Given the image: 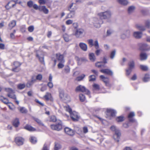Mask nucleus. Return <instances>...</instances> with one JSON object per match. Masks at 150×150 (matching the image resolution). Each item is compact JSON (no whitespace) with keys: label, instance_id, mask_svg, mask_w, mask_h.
Returning <instances> with one entry per match:
<instances>
[{"label":"nucleus","instance_id":"obj_47","mask_svg":"<svg viewBox=\"0 0 150 150\" xmlns=\"http://www.w3.org/2000/svg\"><path fill=\"white\" fill-rule=\"evenodd\" d=\"M63 37L66 42H68L69 40V35L67 34H65L63 35Z\"/></svg>","mask_w":150,"mask_h":150},{"label":"nucleus","instance_id":"obj_53","mask_svg":"<svg viewBox=\"0 0 150 150\" xmlns=\"http://www.w3.org/2000/svg\"><path fill=\"white\" fill-rule=\"evenodd\" d=\"M64 72L66 73H69L70 72V69L68 66H66L65 67L64 69Z\"/></svg>","mask_w":150,"mask_h":150},{"label":"nucleus","instance_id":"obj_48","mask_svg":"<svg viewBox=\"0 0 150 150\" xmlns=\"http://www.w3.org/2000/svg\"><path fill=\"white\" fill-rule=\"evenodd\" d=\"M36 78L37 80L38 81H41L42 78V76L40 74H39L36 76Z\"/></svg>","mask_w":150,"mask_h":150},{"label":"nucleus","instance_id":"obj_51","mask_svg":"<svg viewBox=\"0 0 150 150\" xmlns=\"http://www.w3.org/2000/svg\"><path fill=\"white\" fill-rule=\"evenodd\" d=\"M140 67L142 70L143 71H146L148 69L147 66L142 65L140 66Z\"/></svg>","mask_w":150,"mask_h":150},{"label":"nucleus","instance_id":"obj_41","mask_svg":"<svg viewBox=\"0 0 150 150\" xmlns=\"http://www.w3.org/2000/svg\"><path fill=\"white\" fill-rule=\"evenodd\" d=\"M89 81H93L96 80V78L95 76L94 75H91L89 76Z\"/></svg>","mask_w":150,"mask_h":150},{"label":"nucleus","instance_id":"obj_4","mask_svg":"<svg viewBox=\"0 0 150 150\" xmlns=\"http://www.w3.org/2000/svg\"><path fill=\"white\" fill-rule=\"evenodd\" d=\"M75 91L76 92H85L86 94L88 95H89L90 93V91L86 89L84 86L81 85H79L76 87L75 89Z\"/></svg>","mask_w":150,"mask_h":150},{"label":"nucleus","instance_id":"obj_40","mask_svg":"<svg viewBox=\"0 0 150 150\" xmlns=\"http://www.w3.org/2000/svg\"><path fill=\"white\" fill-rule=\"evenodd\" d=\"M85 75L84 74H83L81 76L77 77L76 79V80L78 81H81L85 77Z\"/></svg>","mask_w":150,"mask_h":150},{"label":"nucleus","instance_id":"obj_42","mask_svg":"<svg viewBox=\"0 0 150 150\" xmlns=\"http://www.w3.org/2000/svg\"><path fill=\"white\" fill-rule=\"evenodd\" d=\"M25 84H19L18 86L17 87L20 90L22 89L25 88Z\"/></svg>","mask_w":150,"mask_h":150},{"label":"nucleus","instance_id":"obj_23","mask_svg":"<svg viewBox=\"0 0 150 150\" xmlns=\"http://www.w3.org/2000/svg\"><path fill=\"white\" fill-rule=\"evenodd\" d=\"M89 58L90 60L92 62H94L96 60V57L94 54L91 53L89 54Z\"/></svg>","mask_w":150,"mask_h":150},{"label":"nucleus","instance_id":"obj_11","mask_svg":"<svg viewBox=\"0 0 150 150\" xmlns=\"http://www.w3.org/2000/svg\"><path fill=\"white\" fill-rule=\"evenodd\" d=\"M15 1H12L8 3L5 6L6 8L7 9H10L11 7L15 6L16 4L14 2Z\"/></svg>","mask_w":150,"mask_h":150},{"label":"nucleus","instance_id":"obj_13","mask_svg":"<svg viewBox=\"0 0 150 150\" xmlns=\"http://www.w3.org/2000/svg\"><path fill=\"white\" fill-rule=\"evenodd\" d=\"M64 131L67 134L69 135H73L74 134V131L69 127H66L64 129Z\"/></svg>","mask_w":150,"mask_h":150},{"label":"nucleus","instance_id":"obj_5","mask_svg":"<svg viewBox=\"0 0 150 150\" xmlns=\"http://www.w3.org/2000/svg\"><path fill=\"white\" fill-rule=\"evenodd\" d=\"M85 34L84 30L82 28H79L76 30L74 35L77 38H81L84 36Z\"/></svg>","mask_w":150,"mask_h":150},{"label":"nucleus","instance_id":"obj_38","mask_svg":"<svg viewBox=\"0 0 150 150\" xmlns=\"http://www.w3.org/2000/svg\"><path fill=\"white\" fill-rule=\"evenodd\" d=\"M116 120L118 122H122L124 120V117L122 116L118 117H117Z\"/></svg>","mask_w":150,"mask_h":150},{"label":"nucleus","instance_id":"obj_59","mask_svg":"<svg viewBox=\"0 0 150 150\" xmlns=\"http://www.w3.org/2000/svg\"><path fill=\"white\" fill-rule=\"evenodd\" d=\"M28 6L29 7H31L33 6V2L32 1H30L27 2Z\"/></svg>","mask_w":150,"mask_h":150},{"label":"nucleus","instance_id":"obj_9","mask_svg":"<svg viewBox=\"0 0 150 150\" xmlns=\"http://www.w3.org/2000/svg\"><path fill=\"white\" fill-rule=\"evenodd\" d=\"M15 141L17 145L20 146L23 144L24 139L21 137H18L15 138Z\"/></svg>","mask_w":150,"mask_h":150},{"label":"nucleus","instance_id":"obj_61","mask_svg":"<svg viewBox=\"0 0 150 150\" xmlns=\"http://www.w3.org/2000/svg\"><path fill=\"white\" fill-rule=\"evenodd\" d=\"M64 62H60L58 64V67L59 69L63 68L64 67V65L62 64Z\"/></svg>","mask_w":150,"mask_h":150},{"label":"nucleus","instance_id":"obj_26","mask_svg":"<svg viewBox=\"0 0 150 150\" xmlns=\"http://www.w3.org/2000/svg\"><path fill=\"white\" fill-rule=\"evenodd\" d=\"M19 125V121L18 119L16 118L13 121V125L15 127H17Z\"/></svg>","mask_w":150,"mask_h":150},{"label":"nucleus","instance_id":"obj_39","mask_svg":"<svg viewBox=\"0 0 150 150\" xmlns=\"http://www.w3.org/2000/svg\"><path fill=\"white\" fill-rule=\"evenodd\" d=\"M36 80H37L36 78V76H32L31 77V81L30 82V83H29L30 85H31L33 83L36 81Z\"/></svg>","mask_w":150,"mask_h":150},{"label":"nucleus","instance_id":"obj_44","mask_svg":"<svg viewBox=\"0 0 150 150\" xmlns=\"http://www.w3.org/2000/svg\"><path fill=\"white\" fill-rule=\"evenodd\" d=\"M57 120L56 117L54 115L51 116L50 117V121L53 122H55Z\"/></svg>","mask_w":150,"mask_h":150},{"label":"nucleus","instance_id":"obj_10","mask_svg":"<svg viewBox=\"0 0 150 150\" xmlns=\"http://www.w3.org/2000/svg\"><path fill=\"white\" fill-rule=\"evenodd\" d=\"M6 90L8 93L7 95L8 97L15 100L16 99V97L15 95L14 94L13 91L11 89L8 88L6 89Z\"/></svg>","mask_w":150,"mask_h":150},{"label":"nucleus","instance_id":"obj_1","mask_svg":"<svg viewBox=\"0 0 150 150\" xmlns=\"http://www.w3.org/2000/svg\"><path fill=\"white\" fill-rule=\"evenodd\" d=\"M110 129L112 131H115V133L113 135V138L115 141L118 142L121 136L120 131L118 129H116V127L114 126H112Z\"/></svg>","mask_w":150,"mask_h":150},{"label":"nucleus","instance_id":"obj_3","mask_svg":"<svg viewBox=\"0 0 150 150\" xmlns=\"http://www.w3.org/2000/svg\"><path fill=\"white\" fill-rule=\"evenodd\" d=\"M74 4L71 3L68 7L69 10L70 11V13L68 15V18H72L74 17L75 15V11L76 9L75 4L74 6Z\"/></svg>","mask_w":150,"mask_h":150},{"label":"nucleus","instance_id":"obj_46","mask_svg":"<svg viewBox=\"0 0 150 150\" xmlns=\"http://www.w3.org/2000/svg\"><path fill=\"white\" fill-rule=\"evenodd\" d=\"M21 65V64L18 62H15L13 63V65L14 66V67L19 68Z\"/></svg>","mask_w":150,"mask_h":150},{"label":"nucleus","instance_id":"obj_57","mask_svg":"<svg viewBox=\"0 0 150 150\" xmlns=\"http://www.w3.org/2000/svg\"><path fill=\"white\" fill-rule=\"evenodd\" d=\"M28 30L29 32H32L34 30V27L33 25L30 26L28 27Z\"/></svg>","mask_w":150,"mask_h":150},{"label":"nucleus","instance_id":"obj_49","mask_svg":"<svg viewBox=\"0 0 150 150\" xmlns=\"http://www.w3.org/2000/svg\"><path fill=\"white\" fill-rule=\"evenodd\" d=\"M93 88L94 90H98L100 89V87L98 85L94 83L93 85Z\"/></svg>","mask_w":150,"mask_h":150},{"label":"nucleus","instance_id":"obj_52","mask_svg":"<svg viewBox=\"0 0 150 150\" xmlns=\"http://www.w3.org/2000/svg\"><path fill=\"white\" fill-rule=\"evenodd\" d=\"M94 46L96 49H98L99 48V45L98 40H96L93 44Z\"/></svg>","mask_w":150,"mask_h":150},{"label":"nucleus","instance_id":"obj_56","mask_svg":"<svg viewBox=\"0 0 150 150\" xmlns=\"http://www.w3.org/2000/svg\"><path fill=\"white\" fill-rule=\"evenodd\" d=\"M83 132L84 134H86L88 132V130L87 127H83L82 129Z\"/></svg>","mask_w":150,"mask_h":150},{"label":"nucleus","instance_id":"obj_31","mask_svg":"<svg viewBox=\"0 0 150 150\" xmlns=\"http://www.w3.org/2000/svg\"><path fill=\"white\" fill-rule=\"evenodd\" d=\"M117 1L119 3L123 5H126L128 3L127 0H117Z\"/></svg>","mask_w":150,"mask_h":150},{"label":"nucleus","instance_id":"obj_28","mask_svg":"<svg viewBox=\"0 0 150 150\" xmlns=\"http://www.w3.org/2000/svg\"><path fill=\"white\" fill-rule=\"evenodd\" d=\"M116 50H114L110 53L109 57L111 59H112L114 58L116 54Z\"/></svg>","mask_w":150,"mask_h":150},{"label":"nucleus","instance_id":"obj_32","mask_svg":"<svg viewBox=\"0 0 150 150\" xmlns=\"http://www.w3.org/2000/svg\"><path fill=\"white\" fill-rule=\"evenodd\" d=\"M30 142L32 144H35L37 142L36 138L34 137L31 136L30 138Z\"/></svg>","mask_w":150,"mask_h":150},{"label":"nucleus","instance_id":"obj_8","mask_svg":"<svg viewBox=\"0 0 150 150\" xmlns=\"http://www.w3.org/2000/svg\"><path fill=\"white\" fill-rule=\"evenodd\" d=\"M70 115L72 120L75 121H77L79 117L78 113L75 111L70 113Z\"/></svg>","mask_w":150,"mask_h":150},{"label":"nucleus","instance_id":"obj_17","mask_svg":"<svg viewBox=\"0 0 150 150\" xmlns=\"http://www.w3.org/2000/svg\"><path fill=\"white\" fill-rule=\"evenodd\" d=\"M142 33L141 32H135L133 33V35L134 38L139 39L142 37Z\"/></svg>","mask_w":150,"mask_h":150},{"label":"nucleus","instance_id":"obj_30","mask_svg":"<svg viewBox=\"0 0 150 150\" xmlns=\"http://www.w3.org/2000/svg\"><path fill=\"white\" fill-rule=\"evenodd\" d=\"M16 21L15 20H13L9 24L8 26L11 28H12L14 27L16 25Z\"/></svg>","mask_w":150,"mask_h":150},{"label":"nucleus","instance_id":"obj_43","mask_svg":"<svg viewBox=\"0 0 150 150\" xmlns=\"http://www.w3.org/2000/svg\"><path fill=\"white\" fill-rule=\"evenodd\" d=\"M19 110L21 113H25L27 112V110L24 107L21 108Z\"/></svg>","mask_w":150,"mask_h":150},{"label":"nucleus","instance_id":"obj_15","mask_svg":"<svg viewBox=\"0 0 150 150\" xmlns=\"http://www.w3.org/2000/svg\"><path fill=\"white\" fill-rule=\"evenodd\" d=\"M116 113V111L115 110L110 109H108L107 110V115H110L111 116L113 117L115 115Z\"/></svg>","mask_w":150,"mask_h":150},{"label":"nucleus","instance_id":"obj_7","mask_svg":"<svg viewBox=\"0 0 150 150\" xmlns=\"http://www.w3.org/2000/svg\"><path fill=\"white\" fill-rule=\"evenodd\" d=\"M51 128L53 130L59 131L62 129V123L61 121L59 122L56 125H51Z\"/></svg>","mask_w":150,"mask_h":150},{"label":"nucleus","instance_id":"obj_6","mask_svg":"<svg viewBox=\"0 0 150 150\" xmlns=\"http://www.w3.org/2000/svg\"><path fill=\"white\" fill-rule=\"evenodd\" d=\"M103 20L100 18H95L93 19V25L96 28H99L100 27V25L103 23Z\"/></svg>","mask_w":150,"mask_h":150},{"label":"nucleus","instance_id":"obj_37","mask_svg":"<svg viewBox=\"0 0 150 150\" xmlns=\"http://www.w3.org/2000/svg\"><path fill=\"white\" fill-rule=\"evenodd\" d=\"M103 62H98L96 64V67L98 68H100L102 67H104L105 65L102 64Z\"/></svg>","mask_w":150,"mask_h":150},{"label":"nucleus","instance_id":"obj_58","mask_svg":"<svg viewBox=\"0 0 150 150\" xmlns=\"http://www.w3.org/2000/svg\"><path fill=\"white\" fill-rule=\"evenodd\" d=\"M146 26L148 28H150V21L147 20L146 21L145 23Z\"/></svg>","mask_w":150,"mask_h":150},{"label":"nucleus","instance_id":"obj_12","mask_svg":"<svg viewBox=\"0 0 150 150\" xmlns=\"http://www.w3.org/2000/svg\"><path fill=\"white\" fill-rule=\"evenodd\" d=\"M56 58L59 61L61 62H64V60L63 55L59 53H57L56 54Z\"/></svg>","mask_w":150,"mask_h":150},{"label":"nucleus","instance_id":"obj_36","mask_svg":"<svg viewBox=\"0 0 150 150\" xmlns=\"http://www.w3.org/2000/svg\"><path fill=\"white\" fill-rule=\"evenodd\" d=\"M61 147L60 144L58 143H55V144L54 150H58Z\"/></svg>","mask_w":150,"mask_h":150},{"label":"nucleus","instance_id":"obj_20","mask_svg":"<svg viewBox=\"0 0 150 150\" xmlns=\"http://www.w3.org/2000/svg\"><path fill=\"white\" fill-rule=\"evenodd\" d=\"M130 30H127L124 34H122L121 35V38L122 39H124L125 38L127 37H128L130 35Z\"/></svg>","mask_w":150,"mask_h":150},{"label":"nucleus","instance_id":"obj_24","mask_svg":"<svg viewBox=\"0 0 150 150\" xmlns=\"http://www.w3.org/2000/svg\"><path fill=\"white\" fill-rule=\"evenodd\" d=\"M24 128L30 131H34L35 129L31 126L29 125H26L25 127Z\"/></svg>","mask_w":150,"mask_h":150},{"label":"nucleus","instance_id":"obj_14","mask_svg":"<svg viewBox=\"0 0 150 150\" xmlns=\"http://www.w3.org/2000/svg\"><path fill=\"white\" fill-rule=\"evenodd\" d=\"M102 73L107 74L108 75H112L113 74L112 72L109 69H102L100 70Z\"/></svg>","mask_w":150,"mask_h":150},{"label":"nucleus","instance_id":"obj_2","mask_svg":"<svg viewBox=\"0 0 150 150\" xmlns=\"http://www.w3.org/2000/svg\"><path fill=\"white\" fill-rule=\"evenodd\" d=\"M100 18L104 19H109L111 16L112 13L110 11H107L103 12H101L98 14Z\"/></svg>","mask_w":150,"mask_h":150},{"label":"nucleus","instance_id":"obj_19","mask_svg":"<svg viewBox=\"0 0 150 150\" xmlns=\"http://www.w3.org/2000/svg\"><path fill=\"white\" fill-rule=\"evenodd\" d=\"M44 98L47 100H49L51 101L53 100V98H52L51 93H47L44 96Z\"/></svg>","mask_w":150,"mask_h":150},{"label":"nucleus","instance_id":"obj_25","mask_svg":"<svg viewBox=\"0 0 150 150\" xmlns=\"http://www.w3.org/2000/svg\"><path fill=\"white\" fill-rule=\"evenodd\" d=\"M140 57L141 60H144L147 59V56L145 53H141L140 54Z\"/></svg>","mask_w":150,"mask_h":150},{"label":"nucleus","instance_id":"obj_35","mask_svg":"<svg viewBox=\"0 0 150 150\" xmlns=\"http://www.w3.org/2000/svg\"><path fill=\"white\" fill-rule=\"evenodd\" d=\"M79 99L81 101L83 102L85 100L86 97L84 95L80 94L79 95Z\"/></svg>","mask_w":150,"mask_h":150},{"label":"nucleus","instance_id":"obj_34","mask_svg":"<svg viewBox=\"0 0 150 150\" xmlns=\"http://www.w3.org/2000/svg\"><path fill=\"white\" fill-rule=\"evenodd\" d=\"M150 80V76L148 74H146L143 79V81L145 82L149 81Z\"/></svg>","mask_w":150,"mask_h":150},{"label":"nucleus","instance_id":"obj_60","mask_svg":"<svg viewBox=\"0 0 150 150\" xmlns=\"http://www.w3.org/2000/svg\"><path fill=\"white\" fill-rule=\"evenodd\" d=\"M20 70V68L18 67H14L12 69V71L15 72H18Z\"/></svg>","mask_w":150,"mask_h":150},{"label":"nucleus","instance_id":"obj_50","mask_svg":"<svg viewBox=\"0 0 150 150\" xmlns=\"http://www.w3.org/2000/svg\"><path fill=\"white\" fill-rule=\"evenodd\" d=\"M66 110L70 114V113H71L72 112V110L71 108L69 107V106L68 105L66 106L65 107Z\"/></svg>","mask_w":150,"mask_h":150},{"label":"nucleus","instance_id":"obj_21","mask_svg":"<svg viewBox=\"0 0 150 150\" xmlns=\"http://www.w3.org/2000/svg\"><path fill=\"white\" fill-rule=\"evenodd\" d=\"M77 60L78 61V64L79 65H81L82 62H85L87 61V60L84 57L81 58H77Z\"/></svg>","mask_w":150,"mask_h":150},{"label":"nucleus","instance_id":"obj_33","mask_svg":"<svg viewBox=\"0 0 150 150\" xmlns=\"http://www.w3.org/2000/svg\"><path fill=\"white\" fill-rule=\"evenodd\" d=\"M36 56L38 58L40 62L41 63L44 64V57L43 55H41V56H39V54H37Z\"/></svg>","mask_w":150,"mask_h":150},{"label":"nucleus","instance_id":"obj_63","mask_svg":"<svg viewBox=\"0 0 150 150\" xmlns=\"http://www.w3.org/2000/svg\"><path fill=\"white\" fill-rule=\"evenodd\" d=\"M142 47L141 48V49L142 50H147L145 48V47L147 45L145 44H142Z\"/></svg>","mask_w":150,"mask_h":150},{"label":"nucleus","instance_id":"obj_45","mask_svg":"<svg viewBox=\"0 0 150 150\" xmlns=\"http://www.w3.org/2000/svg\"><path fill=\"white\" fill-rule=\"evenodd\" d=\"M87 42L90 47H92L93 46V40L92 39L88 40Z\"/></svg>","mask_w":150,"mask_h":150},{"label":"nucleus","instance_id":"obj_29","mask_svg":"<svg viewBox=\"0 0 150 150\" xmlns=\"http://www.w3.org/2000/svg\"><path fill=\"white\" fill-rule=\"evenodd\" d=\"M128 68L132 69H134L135 65L134 62V61L133 60L130 61L128 63Z\"/></svg>","mask_w":150,"mask_h":150},{"label":"nucleus","instance_id":"obj_27","mask_svg":"<svg viewBox=\"0 0 150 150\" xmlns=\"http://www.w3.org/2000/svg\"><path fill=\"white\" fill-rule=\"evenodd\" d=\"M135 7L134 6H132L129 7L128 9V12L129 13H131L133 12L135 9Z\"/></svg>","mask_w":150,"mask_h":150},{"label":"nucleus","instance_id":"obj_22","mask_svg":"<svg viewBox=\"0 0 150 150\" xmlns=\"http://www.w3.org/2000/svg\"><path fill=\"white\" fill-rule=\"evenodd\" d=\"M136 26L138 30L141 31H144L146 30V27L141 25L137 24Z\"/></svg>","mask_w":150,"mask_h":150},{"label":"nucleus","instance_id":"obj_54","mask_svg":"<svg viewBox=\"0 0 150 150\" xmlns=\"http://www.w3.org/2000/svg\"><path fill=\"white\" fill-rule=\"evenodd\" d=\"M132 70V69L128 68L127 69H126V74L127 76L129 75L131 72Z\"/></svg>","mask_w":150,"mask_h":150},{"label":"nucleus","instance_id":"obj_16","mask_svg":"<svg viewBox=\"0 0 150 150\" xmlns=\"http://www.w3.org/2000/svg\"><path fill=\"white\" fill-rule=\"evenodd\" d=\"M79 46L83 50L85 51H87V45L86 44L83 42H80L79 44Z\"/></svg>","mask_w":150,"mask_h":150},{"label":"nucleus","instance_id":"obj_62","mask_svg":"<svg viewBox=\"0 0 150 150\" xmlns=\"http://www.w3.org/2000/svg\"><path fill=\"white\" fill-rule=\"evenodd\" d=\"M47 86L50 88H52L53 87V85L52 81H50L47 83Z\"/></svg>","mask_w":150,"mask_h":150},{"label":"nucleus","instance_id":"obj_64","mask_svg":"<svg viewBox=\"0 0 150 150\" xmlns=\"http://www.w3.org/2000/svg\"><path fill=\"white\" fill-rule=\"evenodd\" d=\"M38 2L40 4H45L46 2V0H39Z\"/></svg>","mask_w":150,"mask_h":150},{"label":"nucleus","instance_id":"obj_18","mask_svg":"<svg viewBox=\"0 0 150 150\" xmlns=\"http://www.w3.org/2000/svg\"><path fill=\"white\" fill-rule=\"evenodd\" d=\"M135 116L134 112H130L128 116V118L129 119V121L131 122H134V120L132 118V117Z\"/></svg>","mask_w":150,"mask_h":150},{"label":"nucleus","instance_id":"obj_55","mask_svg":"<svg viewBox=\"0 0 150 150\" xmlns=\"http://www.w3.org/2000/svg\"><path fill=\"white\" fill-rule=\"evenodd\" d=\"M35 120L37 122L38 124H39L40 125L43 126L44 125L42 123V122L39 119H38L37 118H34Z\"/></svg>","mask_w":150,"mask_h":150}]
</instances>
